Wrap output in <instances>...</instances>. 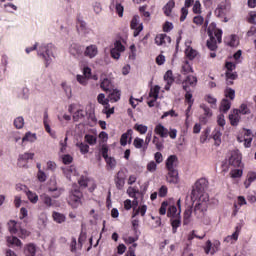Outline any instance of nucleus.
<instances>
[{
	"label": "nucleus",
	"mask_w": 256,
	"mask_h": 256,
	"mask_svg": "<svg viewBox=\"0 0 256 256\" xmlns=\"http://www.w3.org/2000/svg\"><path fill=\"white\" fill-rule=\"evenodd\" d=\"M41 201L46 205V207H53V198L49 196L48 194H42L40 195Z\"/></svg>",
	"instance_id": "37998d69"
},
{
	"label": "nucleus",
	"mask_w": 256,
	"mask_h": 256,
	"mask_svg": "<svg viewBox=\"0 0 256 256\" xmlns=\"http://www.w3.org/2000/svg\"><path fill=\"white\" fill-rule=\"evenodd\" d=\"M50 123H51V120H49V114L47 112H44L43 124H44L45 131L49 133L52 139H57V133L51 130V126L49 125Z\"/></svg>",
	"instance_id": "a211bd4d"
},
{
	"label": "nucleus",
	"mask_w": 256,
	"mask_h": 256,
	"mask_svg": "<svg viewBox=\"0 0 256 256\" xmlns=\"http://www.w3.org/2000/svg\"><path fill=\"white\" fill-rule=\"evenodd\" d=\"M166 181L171 185H177L179 183V172L177 170H168Z\"/></svg>",
	"instance_id": "aec40b11"
},
{
	"label": "nucleus",
	"mask_w": 256,
	"mask_h": 256,
	"mask_svg": "<svg viewBox=\"0 0 256 256\" xmlns=\"http://www.w3.org/2000/svg\"><path fill=\"white\" fill-rule=\"evenodd\" d=\"M21 228V225L17 223L15 220H10L8 222V229L12 235H17L19 233V229Z\"/></svg>",
	"instance_id": "473e14b6"
},
{
	"label": "nucleus",
	"mask_w": 256,
	"mask_h": 256,
	"mask_svg": "<svg viewBox=\"0 0 256 256\" xmlns=\"http://www.w3.org/2000/svg\"><path fill=\"white\" fill-rule=\"evenodd\" d=\"M133 139V130L129 129L127 132L123 133L120 138V145L122 147L127 146V144H131V141Z\"/></svg>",
	"instance_id": "412c9836"
},
{
	"label": "nucleus",
	"mask_w": 256,
	"mask_h": 256,
	"mask_svg": "<svg viewBox=\"0 0 256 256\" xmlns=\"http://www.w3.org/2000/svg\"><path fill=\"white\" fill-rule=\"evenodd\" d=\"M172 232L177 233V229L181 227V217H176L171 219Z\"/></svg>",
	"instance_id": "de8ad7c7"
},
{
	"label": "nucleus",
	"mask_w": 256,
	"mask_h": 256,
	"mask_svg": "<svg viewBox=\"0 0 256 256\" xmlns=\"http://www.w3.org/2000/svg\"><path fill=\"white\" fill-rule=\"evenodd\" d=\"M35 141H37V134L31 131L26 132L22 138V143H35Z\"/></svg>",
	"instance_id": "2f4dec72"
},
{
	"label": "nucleus",
	"mask_w": 256,
	"mask_h": 256,
	"mask_svg": "<svg viewBox=\"0 0 256 256\" xmlns=\"http://www.w3.org/2000/svg\"><path fill=\"white\" fill-rule=\"evenodd\" d=\"M111 9H115L116 13L120 16L123 17V13L125 11V8L121 4V0H112Z\"/></svg>",
	"instance_id": "b1692460"
},
{
	"label": "nucleus",
	"mask_w": 256,
	"mask_h": 256,
	"mask_svg": "<svg viewBox=\"0 0 256 256\" xmlns=\"http://www.w3.org/2000/svg\"><path fill=\"white\" fill-rule=\"evenodd\" d=\"M241 159V153H239V150H234L230 153L228 163L230 167H234V169H236V167H243Z\"/></svg>",
	"instance_id": "6e6552de"
},
{
	"label": "nucleus",
	"mask_w": 256,
	"mask_h": 256,
	"mask_svg": "<svg viewBox=\"0 0 256 256\" xmlns=\"http://www.w3.org/2000/svg\"><path fill=\"white\" fill-rule=\"evenodd\" d=\"M243 205H247V200L243 196H238L237 200L234 203V211H233L234 216L237 215V213H239V209H241Z\"/></svg>",
	"instance_id": "bb28decb"
},
{
	"label": "nucleus",
	"mask_w": 256,
	"mask_h": 256,
	"mask_svg": "<svg viewBox=\"0 0 256 256\" xmlns=\"http://www.w3.org/2000/svg\"><path fill=\"white\" fill-rule=\"evenodd\" d=\"M53 220L55 223H65L67 217H65V214L59 213V212H53L52 213Z\"/></svg>",
	"instance_id": "79ce46f5"
},
{
	"label": "nucleus",
	"mask_w": 256,
	"mask_h": 256,
	"mask_svg": "<svg viewBox=\"0 0 256 256\" xmlns=\"http://www.w3.org/2000/svg\"><path fill=\"white\" fill-rule=\"evenodd\" d=\"M68 52L70 55H72V57L78 59V57H81V55H83V48L77 43H72L68 48Z\"/></svg>",
	"instance_id": "2eb2a0df"
},
{
	"label": "nucleus",
	"mask_w": 256,
	"mask_h": 256,
	"mask_svg": "<svg viewBox=\"0 0 256 256\" xmlns=\"http://www.w3.org/2000/svg\"><path fill=\"white\" fill-rule=\"evenodd\" d=\"M154 132L156 133V135H159L163 139L169 137V130L165 128V126H163L162 124H157Z\"/></svg>",
	"instance_id": "cd10ccee"
},
{
	"label": "nucleus",
	"mask_w": 256,
	"mask_h": 256,
	"mask_svg": "<svg viewBox=\"0 0 256 256\" xmlns=\"http://www.w3.org/2000/svg\"><path fill=\"white\" fill-rule=\"evenodd\" d=\"M231 179H241L243 177V167H236L230 170Z\"/></svg>",
	"instance_id": "c9c22d12"
},
{
	"label": "nucleus",
	"mask_w": 256,
	"mask_h": 256,
	"mask_svg": "<svg viewBox=\"0 0 256 256\" xmlns=\"http://www.w3.org/2000/svg\"><path fill=\"white\" fill-rule=\"evenodd\" d=\"M182 73L184 75H189V73H193V67L189 64V61H185L182 65Z\"/></svg>",
	"instance_id": "bf43d9fd"
},
{
	"label": "nucleus",
	"mask_w": 256,
	"mask_h": 256,
	"mask_svg": "<svg viewBox=\"0 0 256 256\" xmlns=\"http://www.w3.org/2000/svg\"><path fill=\"white\" fill-rule=\"evenodd\" d=\"M84 140L88 145H97V136L86 134Z\"/></svg>",
	"instance_id": "13d9d810"
},
{
	"label": "nucleus",
	"mask_w": 256,
	"mask_h": 256,
	"mask_svg": "<svg viewBox=\"0 0 256 256\" xmlns=\"http://www.w3.org/2000/svg\"><path fill=\"white\" fill-rule=\"evenodd\" d=\"M33 157H35V154H34V153L26 152V153L21 154V155L19 156L18 161H19V162H21V161L27 162V161H29V159H33Z\"/></svg>",
	"instance_id": "69168bd1"
},
{
	"label": "nucleus",
	"mask_w": 256,
	"mask_h": 256,
	"mask_svg": "<svg viewBox=\"0 0 256 256\" xmlns=\"http://www.w3.org/2000/svg\"><path fill=\"white\" fill-rule=\"evenodd\" d=\"M184 91L190 90L189 87H197V77L194 75H188L182 82Z\"/></svg>",
	"instance_id": "4468645a"
},
{
	"label": "nucleus",
	"mask_w": 256,
	"mask_h": 256,
	"mask_svg": "<svg viewBox=\"0 0 256 256\" xmlns=\"http://www.w3.org/2000/svg\"><path fill=\"white\" fill-rule=\"evenodd\" d=\"M208 36L210 40L207 41V47L210 51L217 49V43H221L223 37V30L217 29L215 23H211L208 27Z\"/></svg>",
	"instance_id": "7ed1b4c3"
},
{
	"label": "nucleus",
	"mask_w": 256,
	"mask_h": 256,
	"mask_svg": "<svg viewBox=\"0 0 256 256\" xmlns=\"http://www.w3.org/2000/svg\"><path fill=\"white\" fill-rule=\"evenodd\" d=\"M225 67L227 69L226 78L227 79H237V72H233V71H235L237 65L233 62H226Z\"/></svg>",
	"instance_id": "6ab92c4d"
},
{
	"label": "nucleus",
	"mask_w": 256,
	"mask_h": 256,
	"mask_svg": "<svg viewBox=\"0 0 256 256\" xmlns=\"http://www.w3.org/2000/svg\"><path fill=\"white\" fill-rule=\"evenodd\" d=\"M7 243L9 245H14L15 247H21V240L15 236H8Z\"/></svg>",
	"instance_id": "5fc2aeb1"
},
{
	"label": "nucleus",
	"mask_w": 256,
	"mask_h": 256,
	"mask_svg": "<svg viewBox=\"0 0 256 256\" xmlns=\"http://www.w3.org/2000/svg\"><path fill=\"white\" fill-rule=\"evenodd\" d=\"M145 213H147V205L142 204L138 208H133L132 213V225L133 227H139V220L137 219V215H141V217H145Z\"/></svg>",
	"instance_id": "423d86ee"
},
{
	"label": "nucleus",
	"mask_w": 256,
	"mask_h": 256,
	"mask_svg": "<svg viewBox=\"0 0 256 256\" xmlns=\"http://www.w3.org/2000/svg\"><path fill=\"white\" fill-rule=\"evenodd\" d=\"M231 109V101H229L227 98H224L220 105V111L222 113H227Z\"/></svg>",
	"instance_id": "c03bdc74"
},
{
	"label": "nucleus",
	"mask_w": 256,
	"mask_h": 256,
	"mask_svg": "<svg viewBox=\"0 0 256 256\" xmlns=\"http://www.w3.org/2000/svg\"><path fill=\"white\" fill-rule=\"evenodd\" d=\"M38 225H40V227H46L47 214H45V213L40 214L39 219H38Z\"/></svg>",
	"instance_id": "774afa93"
},
{
	"label": "nucleus",
	"mask_w": 256,
	"mask_h": 256,
	"mask_svg": "<svg viewBox=\"0 0 256 256\" xmlns=\"http://www.w3.org/2000/svg\"><path fill=\"white\" fill-rule=\"evenodd\" d=\"M127 195L131 197L133 200V205L137 207L139 205V199L143 201L144 194L136 187H128L127 189Z\"/></svg>",
	"instance_id": "0eeeda50"
},
{
	"label": "nucleus",
	"mask_w": 256,
	"mask_h": 256,
	"mask_svg": "<svg viewBox=\"0 0 256 256\" xmlns=\"http://www.w3.org/2000/svg\"><path fill=\"white\" fill-rule=\"evenodd\" d=\"M241 114L237 109L233 110V112L229 115L230 123L233 126L239 125V121L241 120Z\"/></svg>",
	"instance_id": "c756f323"
},
{
	"label": "nucleus",
	"mask_w": 256,
	"mask_h": 256,
	"mask_svg": "<svg viewBox=\"0 0 256 256\" xmlns=\"http://www.w3.org/2000/svg\"><path fill=\"white\" fill-rule=\"evenodd\" d=\"M177 163H178L177 156L175 155L169 156L166 160V169H168V171H177V169H175L177 167Z\"/></svg>",
	"instance_id": "4be33fe9"
},
{
	"label": "nucleus",
	"mask_w": 256,
	"mask_h": 256,
	"mask_svg": "<svg viewBox=\"0 0 256 256\" xmlns=\"http://www.w3.org/2000/svg\"><path fill=\"white\" fill-rule=\"evenodd\" d=\"M78 183L80 187H83L84 189L85 187H88L89 191H95V188L97 187V185L95 184V180L87 178L86 176L80 177Z\"/></svg>",
	"instance_id": "f8f14e48"
},
{
	"label": "nucleus",
	"mask_w": 256,
	"mask_h": 256,
	"mask_svg": "<svg viewBox=\"0 0 256 256\" xmlns=\"http://www.w3.org/2000/svg\"><path fill=\"white\" fill-rule=\"evenodd\" d=\"M76 81L79 85H82V87H87V85H89V79L83 74H77Z\"/></svg>",
	"instance_id": "49530a36"
},
{
	"label": "nucleus",
	"mask_w": 256,
	"mask_h": 256,
	"mask_svg": "<svg viewBox=\"0 0 256 256\" xmlns=\"http://www.w3.org/2000/svg\"><path fill=\"white\" fill-rule=\"evenodd\" d=\"M239 233H241V230L239 229V227H236V230L233 234L228 235L226 238H224V243H230V245L237 243V240L239 239Z\"/></svg>",
	"instance_id": "393cba45"
},
{
	"label": "nucleus",
	"mask_w": 256,
	"mask_h": 256,
	"mask_svg": "<svg viewBox=\"0 0 256 256\" xmlns=\"http://www.w3.org/2000/svg\"><path fill=\"white\" fill-rule=\"evenodd\" d=\"M204 251L206 253V255H215V248L213 247V242H211V240H208L206 242V245L204 247Z\"/></svg>",
	"instance_id": "603ef678"
},
{
	"label": "nucleus",
	"mask_w": 256,
	"mask_h": 256,
	"mask_svg": "<svg viewBox=\"0 0 256 256\" xmlns=\"http://www.w3.org/2000/svg\"><path fill=\"white\" fill-rule=\"evenodd\" d=\"M173 9H175V1L170 0L164 7L163 12L166 15V17H170L171 13L173 12Z\"/></svg>",
	"instance_id": "4c0bfd02"
},
{
	"label": "nucleus",
	"mask_w": 256,
	"mask_h": 256,
	"mask_svg": "<svg viewBox=\"0 0 256 256\" xmlns=\"http://www.w3.org/2000/svg\"><path fill=\"white\" fill-rule=\"evenodd\" d=\"M126 179H127V174L125 173V171L123 170L118 171L114 179L116 188L119 190L123 189V187H125Z\"/></svg>",
	"instance_id": "ddd939ff"
},
{
	"label": "nucleus",
	"mask_w": 256,
	"mask_h": 256,
	"mask_svg": "<svg viewBox=\"0 0 256 256\" xmlns=\"http://www.w3.org/2000/svg\"><path fill=\"white\" fill-rule=\"evenodd\" d=\"M223 129L224 128L216 127L214 129V131L212 132L213 139H214L216 145H221V137L223 135Z\"/></svg>",
	"instance_id": "7c9ffc66"
},
{
	"label": "nucleus",
	"mask_w": 256,
	"mask_h": 256,
	"mask_svg": "<svg viewBox=\"0 0 256 256\" xmlns=\"http://www.w3.org/2000/svg\"><path fill=\"white\" fill-rule=\"evenodd\" d=\"M207 190V180L202 178L196 181L191 192V201L194 204V214L197 219H203L205 213H207V207L209 205V194L205 192Z\"/></svg>",
	"instance_id": "f257e3e1"
},
{
	"label": "nucleus",
	"mask_w": 256,
	"mask_h": 256,
	"mask_svg": "<svg viewBox=\"0 0 256 256\" xmlns=\"http://www.w3.org/2000/svg\"><path fill=\"white\" fill-rule=\"evenodd\" d=\"M168 217H172V218H176L179 217V215H181V210H179L177 212V206L175 205H170L168 207V212H167Z\"/></svg>",
	"instance_id": "a19ab883"
},
{
	"label": "nucleus",
	"mask_w": 256,
	"mask_h": 256,
	"mask_svg": "<svg viewBox=\"0 0 256 256\" xmlns=\"http://www.w3.org/2000/svg\"><path fill=\"white\" fill-rule=\"evenodd\" d=\"M140 21H141V18L139 17V15H135L131 20L130 27L134 31V34H133L134 37H139V33L143 31V23H141Z\"/></svg>",
	"instance_id": "1a4fd4ad"
},
{
	"label": "nucleus",
	"mask_w": 256,
	"mask_h": 256,
	"mask_svg": "<svg viewBox=\"0 0 256 256\" xmlns=\"http://www.w3.org/2000/svg\"><path fill=\"white\" fill-rule=\"evenodd\" d=\"M13 123L17 129H23L25 127V119L22 116L15 118Z\"/></svg>",
	"instance_id": "6e6d98bb"
},
{
	"label": "nucleus",
	"mask_w": 256,
	"mask_h": 256,
	"mask_svg": "<svg viewBox=\"0 0 256 256\" xmlns=\"http://www.w3.org/2000/svg\"><path fill=\"white\" fill-rule=\"evenodd\" d=\"M164 81L166 82L165 90L169 91L171 89V85H173L175 78H173V71L168 70L164 75Z\"/></svg>",
	"instance_id": "a878e982"
},
{
	"label": "nucleus",
	"mask_w": 256,
	"mask_h": 256,
	"mask_svg": "<svg viewBox=\"0 0 256 256\" xmlns=\"http://www.w3.org/2000/svg\"><path fill=\"white\" fill-rule=\"evenodd\" d=\"M83 197V193L79 191V189H74L70 191V195L68 198V204L71 205L73 209H77L79 205H81V198Z\"/></svg>",
	"instance_id": "20e7f679"
},
{
	"label": "nucleus",
	"mask_w": 256,
	"mask_h": 256,
	"mask_svg": "<svg viewBox=\"0 0 256 256\" xmlns=\"http://www.w3.org/2000/svg\"><path fill=\"white\" fill-rule=\"evenodd\" d=\"M225 41L229 47H237L239 45V38L237 35H231L230 37L226 38Z\"/></svg>",
	"instance_id": "ea45409f"
},
{
	"label": "nucleus",
	"mask_w": 256,
	"mask_h": 256,
	"mask_svg": "<svg viewBox=\"0 0 256 256\" xmlns=\"http://www.w3.org/2000/svg\"><path fill=\"white\" fill-rule=\"evenodd\" d=\"M124 51L125 46L123 45V43H121V41L117 40L114 42L110 49V55L112 59L119 60L121 58V53H123Z\"/></svg>",
	"instance_id": "39448f33"
},
{
	"label": "nucleus",
	"mask_w": 256,
	"mask_h": 256,
	"mask_svg": "<svg viewBox=\"0 0 256 256\" xmlns=\"http://www.w3.org/2000/svg\"><path fill=\"white\" fill-rule=\"evenodd\" d=\"M254 181H256V172H248L247 178L244 181L245 189H249L251 187V183H254Z\"/></svg>",
	"instance_id": "72a5a7b5"
},
{
	"label": "nucleus",
	"mask_w": 256,
	"mask_h": 256,
	"mask_svg": "<svg viewBox=\"0 0 256 256\" xmlns=\"http://www.w3.org/2000/svg\"><path fill=\"white\" fill-rule=\"evenodd\" d=\"M160 91H161V87H159V85H156L153 88H151L149 93L150 99H159Z\"/></svg>",
	"instance_id": "09e8293b"
},
{
	"label": "nucleus",
	"mask_w": 256,
	"mask_h": 256,
	"mask_svg": "<svg viewBox=\"0 0 256 256\" xmlns=\"http://www.w3.org/2000/svg\"><path fill=\"white\" fill-rule=\"evenodd\" d=\"M231 9V4L228 1L222 2L218 5L215 10L216 17H225L229 10Z\"/></svg>",
	"instance_id": "9b49d317"
},
{
	"label": "nucleus",
	"mask_w": 256,
	"mask_h": 256,
	"mask_svg": "<svg viewBox=\"0 0 256 256\" xmlns=\"http://www.w3.org/2000/svg\"><path fill=\"white\" fill-rule=\"evenodd\" d=\"M49 193H53V199H59L63 195V188H48Z\"/></svg>",
	"instance_id": "8fccbe9b"
},
{
	"label": "nucleus",
	"mask_w": 256,
	"mask_h": 256,
	"mask_svg": "<svg viewBox=\"0 0 256 256\" xmlns=\"http://www.w3.org/2000/svg\"><path fill=\"white\" fill-rule=\"evenodd\" d=\"M78 25V31L82 33V35H89V33H91V29L87 27V23L84 21L79 22Z\"/></svg>",
	"instance_id": "a18cd8bd"
},
{
	"label": "nucleus",
	"mask_w": 256,
	"mask_h": 256,
	"mask_svg": "<svg viewBox=\"0 0 256 256\" xmlns=\"http://www.w3.org/2000/svg\"><path fill=\"white\" fill-rule=\"evenodd\" d=\"M61 87H62L66 97L68 99H71V97H73V89L71 88V84L64 81L61 83Z\"/></svg>",
	"instance_id": "e433bc0d"
},
{
	"label": "nucleus",
	"mask_w": 256,
	"mask_h": 256,
	"mask_svg": "<svg viewBox=\"0 0 256 256\" xmlns=\"http://www.w3.org/2000/svg\"><path fill=\"white\" fill-rule=\"evenodd\" d=\"M99 54V48H97V45L91 44L86 47L84 50V56L88 57V59H95L97 55Z\"/></svg>",
	"instance_id": "dca6fc26"
},
{
	"label": "nucleus",
	"mask_w": 256,
	"mask_h": 256,
	"mask_svg": "<svg viewBox=\"0 0 256 256\" xmlns=\"http://www.w3.org/2000/svg\"><path fill=\"white\" fill-rule=\"evenodd\" d=\"M61 170L68 181H73V177H79V171L74 165L62 167Z\"/></svg>",
	"instance_id": "9d476101"
},
{
	"label": "nucleus",
	"mask_w": 256,
	"mask_h": 256,
	"mask_svg": "<svg viewBox=\"0 0 256 256\" xmlns=\"http://www.w3.org/2000/svg\"><path fill=\"white\" fill-rule=\"evenodd\" d=\"M97 101L98 103H100V105H104V107L109 106V98H105V94L103 93H100L97 96Z\"/></svg>",
	"instance_id": "0e129e2a"
},
{
	"label": "nucleus",
	"mask_w": 256,
	"mask_h": 256,
	"mask_svg": "<svg viewBox=\"0 0 256 256\" xmlns=\"http://www.w3.org/2000/svg\"><path fill=\"white\" fill-rule=\"evenodd\" d=\"M54 51L55 46L51 43H43L38 46L37 55L44 61L45 67H49L53 63V59H55Z\"/></svg>",
	"instance_id": "f03ea898"
},
{
	"label": "nucleus",
	"mask_w": 256,
	"mask_h": 256,
	"mask_svg": "<svg viewBox=\"0 0 256 256\" xmlns=\"http://www.w3.org/2000/svg\"><path fill=\"white\" fill-rule=\"evenodd\" d=\"M27 198L29 199L30 203H37V201H39V196L37 195V193L32 192L31 190H28L26 192Z\"/></svg>",
	"instance_id": "4d7b16f0"
},
{
	"label": "nucleus",
	"mask_w": 256,
	"mask_h": 256,
	"mask_svg": "<svg viewBox=\"0 0 256 256\" xmlns=\"http://www.w3.org/2000/svg\"><path fill=\"white\" fill-rule=\"evenodd\" d=\"M76 147H78L82 155H87L89 153V146L85 142H77Z\"/></svg>",
	"instance_id": "3c124183"
},
{
	"label": "nucleus",
	"mask_w": 256,
	"mask_h": 256,
	"mask_svg": "<svg viewBox=\"0 0 256 256\" xmlns=\"http://www.w3.org/2000/svg\"><path fill=\"white\" fill-rule=\"evenodd\" d=\"M155 43L159 47H167L171 43V37L167 36V34H158L155 37Z\"/></svg>",
	"instance_id": "f3484780"
},
{
	"label": "nucleus",
	"mask_w": 256,
	"mask_h": 256,
	"mask_svg": "<svg viewBox=\"0 0 256 256\" xmlns=\"http://www.w3.org/2000/svg\"><path fill=\"white\" fill-rule=\"evenodd\" d=\"M4 10L6 11V13H13L14 11H17L18 7L17 5L9 2L3 5Z\"/></svg>",
	"instance_id": "680f3d73"
},
{
	"label": "nucleus",
	"mask_w": 256,
	"mask_h": 256,
	"mask_svg": "<svg viewBox=\"0 0 256 256\" xmlns=\"http://www.w3.org/2000/svg\"><path fill=\"white\" fill-rule=\"evenodd\" d=\"M191 215H193V210L191 208H188L184 212V225H189L191 223Z\"/></svg>",
	"instance_id": "864d4df0"
},
{
	"label": "nucleus",
	"mask_w": 256,
	"mask_h": 256,
	"mask_svg": "<svg viewBox=\"0 0 256 256\" xmlns=\"http://www.w3.org/2000/svg\"><path fill=\"white\" fill-rule=\"evenodd\" d=\"M185 55H186V57H188V59H190L192 61V59L197 57V50H195L193 48H186Z\"/></svg>",
	"instance_id": "e2e57ef3"
},
{
	"label": "nucleus",
	"mask_w": 256,
	"mask_h": 256,
	"mask_svg": "<svg viewBox=\"0 0 256 256\" xmlns=\"http://www.w3.org/2000/svg\"><path fill=\"white\" fill-rule=\"evenodd\" d=\"M134 129H135V131L140 133V135H145V133H147L149 127H147V126H145L143 124H135L134 125Z\"/></svg>",
	"instance_id": "052dcab7"
},
{
	"label": "nucleus",
	"mask_w": 256,
	"mask_h": 256,
	"mask_svg": "<svg viewBox=\"0 0 256 256\" xmlns=\"http://www.w3.org/2000/svg\"><path fill=\"white\" fill-rule=\"evenodd\" d=\"M24 253L26 256H36L37 255V246H35V244L26 245Z\"/></svg>",
	"instance_id": "58836bf2"
},
{
	"label": "nucleus",
	"mask_w": 256,
	"mask_h": 256,
	"mask_svg": "<svg viewBox=\"0 0 256 256\" xmlns=\"http://www.w3.org/2000/svg\"><path fill=\"white\" fill-rule=\"evenodd\" d=\"M193 5V0H185V7L181 9V16L180 21L183 22L185 19H187V15H189L188 7H191Z\"/></svg>",
	"instance_id": "c85d7f7f"
},
{
	"label": "nucleus",
	"mask_w": 256,
	"mask_h": 256,
	"mask_svg": "<svg viewBox=\"0 0 256 256\" xmlns=\"http://www.w3.org/2000/svg\"><path fill=\"white\" fill-rule=\"evenodd\" d=\"M120 100H121V90L113 89L109 91L108 101L110 103H117Z\"/></svg>",
	"instance_id": "5701e85b"
},
{
	"label": "nucleus",
	"mask_w": 256,
	"mask_h": 256,
	"mask_svg": "<svg viewBox=\"0 0 256 256\" xmlns=\"http://www.w3.org/2000/svg\"><path fill=\"white\" fill-rule=\"evenodd\" d=\"M144 143H145V140H143V139H141V138H139V137H136V138L134 139V141H133V145H134V147H135L136 149H143V147H145V146H143Z\"/></svg>",
	"instance_id": "338daca9"
},
{
	"label": "nucleus",
	"mask_w": 256,
	"mask_h": 256,
	"mask_svg": "<svg viewBox=\"0 0 256 256\" xmlns=\"http://www.w3.org/2000/svg\"><path fill=\"white\" fill-rule=\"evenodd\" d=\"M113 87V84L109 80V78H103L100 82V88L105 91L106 93H109Z\"/></svg>",
	"instance_id": "f704fd0d"
}]
</instances>
